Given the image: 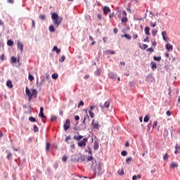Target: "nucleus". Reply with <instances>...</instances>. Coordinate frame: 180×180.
Returning a JSON list of instances; mask_svg holds the SVG:
<instances>
[{
	"label": "nucleus",
	"instance_id": "72a5a7b5",
	"mask_svg": "<svg viewBox=\"0 0 180 180\" xmlns=\"http://www.w3.org/2000/svg\"><path fill=\"white\" fill-rule=\"evenodd\" d=\"M150 26H151V27H155L157 26V22H151Z\"/></svg>",
	"mask_w": 180,
	"mask_h": 180
},
{
	"label": "nucleus",
	"instance_id": "7ed1b4c3",
	"mask_svg": "<svg viewBox=\"0 0 180 180\" xmlns=\"http://www.w3.org/2000/svg\"><path fill=\"white\" fill-rule=\"evenodd\" d=\"M25 94L28 97V101H32V98H36L37 96V91L34 89H29V88H25Z\"/></svg>",
	"mask_w": 180,
	"mask_h": 180
},
{
	"label": "nucleus",
	"instance_id": "79ce46f5",
	"mask_svg": "<svg viewBox=\"0 0 180 180\" xmlns=\"http://www.w3.org/2000/svg\"><path fill=\"white\" fill-rule=\"evenodd\" d=\"M5 58V54L2 53L1 56H0V60L1 61H4Z\"/></svg>",
	"mask_w": 180,
	"mask_h": 180
},
{
	"label": "nucleus",
	"instance_id": "69168bd1",
	"mask_svg": "<svg viewBox=\"0 0 180 180\" xmlns=\"http://www.w3.org/2000/svg\"><path fill=\"white\" fill-rule=\"evenodd\" d=\"M175 148L176 150H180V146L176 145Z\"/></svg>",
	"mask_w": 180,
	"mask_h": 180
},
{
	"label": "nucleus",
	"instance_id": "bb28decb",
	"mask_svg": "<svg viewBox=\"0 0 180 180\" xmlns=\"http://www.w3.org/2000/svg\"><path fill=\"white\" fill-rule=\"evenodd\" d=\"M148 120H150V115H146L144 119H143V122H148Z\"/></svg>",
	"mask_w": 180,
	"mask_h": 180
},
{
	"label": "nucleus",
	"instance_id": "0eeeda50",
	"mask_svg": "<svg viewBox=\"0 0 180 180\" xmlns=\"http://www.w3.org/2000/svg\"><path fill=\"white\" fill-rule=\"evenodd\" d=\"M17 47L19 49L20 51H23V44H22L20 41H18L17 42Z\"/></svg>",
	"mask_w": 180,
	"mask_h": 180
},
{
	"label": "nucleus",
	"instance_id": "f8f14e48",
	"mask_svg": "<svg viewBox=\"0 0 180 180\" xmlns=\"http://www.w3.org/2000/svg\"><path fill=\"white\" fill-rule=\"evenodd\" d=\"M117 77V75L116 73L110 72L109 74V77L111 78V79H115Z\"/></svg>",
	"mask_w": 180,
	"mask_h": 180
},
{
	"label": "nucleus",
	"instance_id": "e2e57ef3",
	"mask_svg": "<svg viewBox=\"0 0 180 180\" xmlns=\"http://www.w3.org/2000/svg\"><path fill=\"white\" fill-rule=\"evenodd\" d=\"M167 116H171V111L168 110L167 111Z\"/></svg>",
	"mask_w": 180,
	"mask_h": 180
},
{
	"label": "nucleus",
	"instance_id": "f257e3e1",
	"mask_svg": "<svg viewBox=\"0 0 180 180\" xmlns=\"http://www.w3.org/2000/svg\"><path fill=\"white\" fill-rule=\"evenodd\" d=\"M91 161L93 164L92 168H94V173L95 174V175H98V176H99V175H102V169H101V165L96 163V160H94V158H92V156L91 157Z\"/></svg>",
	"mask_w": 180,
	"mask_h": 180
},
{
	"label": "nucleus",
	"instance_id": "c85d7f7f",
	"mask_svg": "<svg viewBox=\"0 0 180 180\" xmlns=\"http://www.w3.org/2000/svg\"><path fill=\"white\" fill-rule=\"evenodd\" d=\"M46 81V79H44V76L41 77V82H40V85H43V84H44V82Z\"/></svg>",
	"mask_w": 180,
	"mask_h": 180
},
{
	"label": "nucleus",
	"instance_id": "c9c22d12",
	"mask_svg": "<svg viewBox=\"0 0 180 180\" xmlns=\"http://www.w3.org/2000/svg\"><path fill=\"white\" fill-rule=\"evenodd\" d=\"M153 60H155V61H161V57L154 56Z\"/></svg>",
	"mask_w": 180,
	"mask_h": 180
},
{
	"label": "nucleus",
	"instance_id": "58836bf2",
	"mask_svg": "<svg viewBox=\"0 0 180 180\" xmlns=\"http://www.w3.org/2000/svg\"><path fill=\"white\" fill-rule=\"evenodd\" d=\"M121 155H122L123 157H126V155H127V151L123 150V151L121 153Z\"/></svg>",
	"mask_w": 180,
	"mask_h": 180
},
{
	"label": "nucleus",
	"instance_id": "9b49d317",
	"mask_svg": "<svg viewBox=\"0 0 180 180\" xmlns=\"http://www.w3.org/2000/svg\"><path fill=\"white\" fill-rule=\"evenodd\" d=\"M82 139H84V136H82L81 135H79V136L75 135L74 136V140H76V141H79V140H82Z\"/></svg>",
	"mask_w": 180,
	"mask_h": 180
},
{
	"label": "nucleus",
	"instance_id": "774afa93",
	"mask_svg": "<svg viewBox=\"0 0 180 180\" xmlns=\"http://www.w3.org/2000/svg\"><path fill=\"white\" fill-rule=\"evenodd\" d=\"M132 179H133V180H136V179H137L136 176H133Z\"/></svg>",
	"mask_w": 180,
	"mask_h": 180
},
{
	"label": "nucleus",
	"instance_id": "393cba45",
	"mask_svg": "<svg viewBox=\"0 0 180 180\" xmlns=\"http://www.w3.org/2000/svg\"><path fill=\"white\" fill-rule=\"evenodd\" d=\"M49 31L53 32H56V29H54V25H50L49 26Z\"/></svg>",
	"mask_w": 180,
	"mask_h": 180
},
{
	"label": "nucleus",
	"instance_id": "603ef678",
	"mask_svg": "<svg viewBox=\"0 0 180 180\" xmlns=\"http://www.w3.org/2000/svg\"><path fill=\"white\" fill-rule=\"evenodd\" d=\"M69 140H71V136H68L65 138V141H68Z\"/></svg>",
	"mask_w": 180,
	"mask_h": 180
},
{
	"label": "nucleus",
	"instance_id": "a211bd4d",
	"mask_svg": "<svg viewBox=\"0 0 180 180\" xmlns=\"http://www.w3.org/2000/svg\"><path fill=\"white\" fill-rule=\"evenodd\" d=\"M83 123H89V116L86 115L84 117Z\"/></svg>",
	"mask_w": 180,
	"mask_h": 180
},
{
	"label": "nucleus",
	"instance_id": "dca6fc26",
	"mask_svg": "<svg viewBox=\"0 0 180 180\" xmlns=\"http://www.w3.org/2000/svg\"><path fill=\"white\" fill-rule=\"evenodd\" d=\"M6 86L9 88H13V85L12 84V81L8 80L6 82Z\"/></svg>",
	"mask_w": 180,
	"mask_h": 180
},
{
	"label": "nucleus",
	"instance_id": "20e7f679",
	"mask_svg": "<svg viewBox=\"0 0 180 180\" xmlns=\"http://www.w3.org/2000/svg\"><path fill=\"white\" fill-rule=\"evenodd\" d=\"M91 127L93 130L98 131L102 127V124L98 120H93L91 122Z\"/></svg>",
	"mask_w": 180,
	"mask_h": 180
},
{
	"label": "nucleus",
	"instance_id": "c03bdc74",
	"mask_svg": "<svg viewBox=\"0 0 180 180\" xmlns=\"http://www.w3.org/2000/svg\"><path fill=\"white\" fill-rule=\"evenodd\" d=\"M55 120H57V117H56V116H52V117H51V122H54Z\"/></svg>",
	"mask_w": 180,
	"mask_h": 180
},
{
	"label": "nucleus",
	"instance_id": "4d7b16f0",
	"mask_svg": "<svg viewBox=\"0 0 180 180\" xmlns=\"http://www.w3.org/2000/svg\"><path fill=\"white\" fill-rule=\"evenodd\" d=\"M153 129H154V127H157V121H155L153 122Z\"/></svg>",
	"mask_w": 180,
	"mask_h": 180
},
{
	"label": "nucleus",
	"instance_id": "2f4dec72",
	"mask_svg": "<svg viewBox=\"0 0 180 180\" xmlns=\"http://www.w3.org/2000/svg\"><path fill=\"white\" fill-rule=\"evenodd\" d=\"M65 60V56H62L61 58L59 59L60 63H64Z\"/></svg>",
	"mask_w": 180,
	"mask_h": 180
},
{
	"label": "nucleus",
	"instance_id": "de8ad7c7",
	"mask_svg": "<svg viewBox=\"0 0 180 180\" xmlns=\"http://www.w3.org/2000/svg\"><path fill=\"white\" fill-rule=\"evenodd\" d=\"M169 155H168V153H166L165 155H164V157H163V159L165 160H168V158H169Z\"/></svg>",
	"mask_w": 180,
	"mask_h": 180
},
{
	"label": "nucleus",
	"instance_id": "1a4fd4ad",
	"mask_svg": "<svg viewBox=\"0 0 180 180\" xmlns=\"http://www.w3.org/2000/svg\"><path fill=\"white\" fill-rule=\"evenodd\" d=\"M94 150H98L99 148V141L95 140L94 143Z\"/></svg>",
	"mask_w": 180,
	"mask_h": 180
},
{
	"label": "nucleus",
	"instance_id": "4be33fe9",
	"mask_svg": "<svg viewBox=\"0 0 180 180\" xmlns=\"http://www.w3.org/2000/svg\"><path fill=\"white\" fill-rule=\"evenodd\" d=\"M53 51H56L57 53V54H58V53H60V51H61V50H60L58 48H57V46H54L53 47Z\"/></svg>",
	"mask_w": 180,
	"mask_h": 180
},
{
	"label": "nucleus",
	"instance_id": "f03ea898",
	"mask_svg": "<svg viewBox=\"0 0 180 180\" xmlns=\"http://www.w3.org/2000/svg\"><path fill=\"white\" fill-rule=\"evenodd\" d=\"M51 19L56 27L60 26L61 22H63V17L58 16V14H57V13H52Z\"/></svg>",
	"mask_w": 180,
	"mask_h": 180
},
{
	"label": "nucleus",
	"instance_id": "423d86ee",
	"mask_svg": "<svg viewBox=\"0 0 180 180\" xmlns=\"http://www.w3.org/2000/svg\"><path fill=\"white\" fill-rule=\"evenodd\" d=\"M63 127H64V130L65 131H67V130H68V129H70V119H68L65 120Z\"/></svg>",
	"mask_w": 180,
	"mask_h": 180
},
{
	"label": "nucleus",
	"instance_id": "4468645a",
	"mask_svg": "<svg viewBox=\"0 0 180 180\" xmlns=\"http://www.w3.org/2000/svg\"><path fill=\"white\" fill-rule=\"evenodd\" d=\"M139 44V48L141 49L142 50H146V49H148V45L147 44H143L141 45V44Z\"/></svg>",
	"mask_w": 180,
	"mask_h": 180
},
{
	"label": "nucleus",
	"instance_id": "f704fd0d",
	"mask_svg": "<svg viewBox=\"0 0 180 180\" xmlns=\"http://www.w3.org/2000/svg\"><path fill=\"white\" fill-rule=\"evenodd\" d=\"M102 72V70H101V69H98L96 71V72H95V74H96V75H101V73Z\"/></svg>",
	"mask_w": 180,
	"mask_h": 180
},
{
	"label": "nucleus",
	"instance_id": "6ab92c4d",
	"mask_svg": "<svg viewBox=\"0 0 180 180\" xmlns=\"http://www.w3.org/2000/svg\"><path fill=\"white\" fill-rule=\"evenodd\" d=\"M162 36L163 40H165V41H167V37H165V36H167V32L162 31Z\"/></svg>",
	"mask_w": 180,
	"mask_h": 180
},
{
	"label": "nucleus",
	"instance_id": "5fc2aeb1",
	"mask_svg": "<svg viewBox=\"0 0 180 180\" xmlns=\"http://www.w3.org/2000/svg\"><path fill=\"white\" fill-rule=\"evenodd\" d=\"M8 4H13L15 2V0H7Z\"/></svg>",
	"mask_w": 180,
	"mask_h": 180
},
{
	"label": "nucleus",
	"instance_id": "3c124183",
	"mask_svg": "<svg viewBox=\"0 0 180 180\" xmlns=\"http://www.w3.org/2000/svg\"><path fill=\"white\" fill-rule=\"evenodd\" d=\"M147 51H150V53H153V51H154V49H153V48H149L147 49Z\"/></svg>",
	"mask_w": 180,
	"mask_h": 180
},
{
	"label": "nucleus",
	"instance_id": "ddd939ff",
	"mask_svg": "<svg viewBox=\"0 0 180 180\" xmlns=\"http://www.w3.org/2000/svg\"><path fill=\"white\" fill-rule=\"evenodd\" d=\"M103 12H104L105 15H108V13H109V12H110V8H109V7H108V6H105L103 8Z\"/></svg>",
	"mask_w": 180,
	"mask_h": 180
},
{
	"label": "nucleus",
	"instance_id": "052dcab7",
	"mask_svg": "<svg viewBox=\"0 0 180 180\" xmlns=\"http://www.w3.org/2000/svg\"><path fill=\"white\" fill-rule=\"evenodd\" d=\"M122 15H124V16H127V13H126V11H122Z\"/></svg>",
	"mask_w": 180,
	"mask_h": 180
},
{
	"label": "nucleus",
	"instance_id": "9d476101",
	"mask_svg": "<svg viewBox=\"0 0 180 180\" xmlns=\"http://www.w3.org/2000/svg\"><path fill=\"white\" fill-rule=\"evenodd\" d=\"M110 106V103L109 101H106L103 105H101L102 109H108Z\"/></svg>",
	"mask_w": 180,
	"mask_h": 180
},
{
	"label": "nucleus",
	"instance_id": "49530a36",
	"mask_svg": "<svg viewBox=\"0 0 180 180\" xmlns=\"http://www.w3.org/2000/svg\"><path fill=\"white\" fill-rule=\"evenodd\" d=\"M12 157V153H8V154H7V158H8V160H11V158Z\"/></svg>",
	"mask_w": 180,
	"mask_h": 180
},
{
	"label": "nucleus",
	"instance_id": "6e6552de",
	"mask_svg": "<svg viewBox=\"0 0 180 180\" xmlns=\"http://www.w3.org/2000/svg\"><path fill=\"white\" fill-rule=\"evenodd\" d=\"M165 48L167 51H172V50L174 49V46H172V45L169 44H166Z\"/></svg>",
	"mask_w": 180,
	"mask_h": 180
},
{
	"label": "nucleus",
	"instance_id": "412c9836",
	"mask_svg": "<svg viewBox=\"0 0 180 180\" xmlns=\"http://www.w3.org/2000/svg\"><path fill=\"white\" fill-rule=\"evenodd\" d=\"M145 33L147 36L150 35V27H146Z\"/></svg>",
	"mask_w": 180,
	"mask_h": 180
},
{
	"label": "nucleus",
	"instance_id": "8fccbe9b",
	"mask_svg": "<svg viewBox=\"0 0 180 180\" xmlns=\"http://www.w3.org/2000/svg\"><path fill=\"white\" fill-rule=\"evenodd\" d=\"M39 117H44V112H39Z\"/></svg>",
	"mask_w": 180,
	"mask_h": 180
},
{
	"label": "nucleus",
	"instance_id": "4c0bfd02",
	"mask_svg": "<svg viewBox=\"0 0 180 180\" xmlns=\"http://www.w3.org/2000/svg\"><path fill=\"white\" fill-rule=\"evenodd\" d=\"M34 133H37L39 131V127L37 125H34Z\"/></svg>",
	"mask_w": 180,
	"mask_h": 180
},
{
	"label": "nucleus",
	"instance_id": "338daca9",
	"mask_svg": "<svg viewBox=\"0 0 180 180\" xmlns=\"http://www.w3.org/2000/svg\"><path fill=\"white\" fill-rule=\"evenodd\" d=\"M137 37H139V36L137 34L133 35V39H137Z\"/></svg>",
	"mask_w": 180,
	"mask_h": 180
},
{
	"label": "nucleus",
	"instance_id": "2eb2a0df",
	"mask_svg": "<svg viewBox=\"0 0 180 180\" xmlns=\"http://www.w3.org/2000/svg\"><path fill=\"white\" fill-rule=\"evenodd\" d=\"M121 37H125L126 39H127V40H131V36L129 34L121 35Z\"/></svg>",
	"mask_w": 180,
	"mask_h": 180
},
{
	"label": "nucleus",
	"instance_id": "ea45409f",
	"mask_svg": "<svg viewBox=\"0 0 180 180\" xmlns=\"http://www.w3.org/2000/svg\"><path fill=\"white\" fill-rule=\"evenodd\" d=\"M32 27L36 29V24L34 23V20H32Z\"/></svg>",
	"mask_w": 180,
	"mask_h": 180
},
{
	"label": "nucleus",
	"instance_id": "864d4df0",
	"mask_svg": "<svg viewBox=\"0 0 180 180\" xmlns=\"http://www.w3.org/2000/svg\"><path fill=\"white\" fill-rule=\"evenodd\" d=\"M78 106H84V101H80L79 103L78 104Z\"/></svg>",
	"mask_w": 180,
	"mask_h": 180
},
{
	"label": "nucleus",
	"instance_id": "39448f33",
	"mask_svg": "<svg viewBox=\"0 0 180 180\" xmlns=\"http://www.w3.org/2000/svg\"><path fill=\"white\" fill-rule=\"evenodd\" d=\"M86 141H88V139L84 138L82 141H79L77 145L79 147H85V146H86Z\"/></svg>",
	"mask_w": 180,
	"mask_h": 180
},
{
	"label": "nucleus",
	"instance_id": "aec40b11",
	"mask_svg": "<svg viewBox=\"0 0 180 180\" xmlns=\"http://www.w3.org/2000/svg\"><path fill=\"white\" fill-rule=\"evenodd\" d=\"M152 70H157V64L154 62L150 63Z\"/></svg>",
	"mask_w": 180,
	"mask_h": 180
},
{
	"label": "nucleus",
	"instance_id": "c756f323",
	"mask_svg": "<svg viewBox=\"0 0 180 180\" xmlns=\"http://www.w3.org/2000/svg\"><path fill=\"white\" fill-rule=\"evenodd\" d=\"M29 120H30V122H32V123H34V122H36V118L31 116V117H29Z\"/></svg>",
	"mask_w": 180,
	"mask_h": 180
},
{
	"label": "nucleus",
	"instance_id": "13d9d810",
	"mask_svg": "<svg viewBox=\"0 0 180 180\" xmlns=\"http://www.w3.org/2000/svg\"><path fill=\"white\" fill-rule=\"evenodd\" d=\"M126 161H127V164H129V162H130V161H131V158H128Z\"/></svg>",
	"mask_w": 180,
	"mask_h": 180
},
{
	"label": "nucleus",
	"instance_id": "f3484780",
	"mask_svg": "<svg viewBox=\"0 0 180 180\" xmlns=\"http://www.w3.org/2000/svg\"><path fill=\"white\" fill-rule=\"evenodd\" d=\"M178 163L173 162L172 164H170V168H177Z\"/></svg>",
	"mask_w": 180,
	"mask_h": 180
},
{
	"label": "nucleus",
	"instance_id": "6e6d98bb",
	"mask_svg": "<svg viewBox=\"0 0 180 180\" xmlns=\"http://www.w3.org/2000/svg\"><path fill=\"white\" fill-rule=\"evenodd\" d=\"M46 116H44V117H41V120L44 123H46Z\"/></svg>",
	"mask_w": 180,
	"mask_h": 180
},
{
	"label": "nucleus",
	"instance_id": "a878e982",
	"mask_svg": "<svg viewBox=\"0 0 180 180\" xmlns=\"http://www.w3.org/2000/svg\"><path fill=\"white\" fill-rule=\"evenodd\" d=\"M7 44L10 46H13V41H12L11 39H9L8 41H7Z\"/></svg>",
	"mask_w": 180,
	"mask_h": 180
},
{
	"label": "nucleus",
	"instance_id": "bf43d9fd",
	"mask_svg": "<svg viewBox=\"0 0 180 180\" xmlns=\"http://www.w3.org/2000/svg\"><path fill=\"white\" fill-rule=\"evenodd\" d=\"M164 134H165V136H168V131H167V129H165Z\"/></svg>",
	"mask_w": 180,
	"mask_h": 180
},
{
	"label": "nucleus",
	"instance_id": "a19ab883",
	"mask_svg": "<svg viewBox=\"0 0 180 180\" xmlns=\"http://www.w3.org/2000/svg\"><path fill=\"white\" fill-rule=\"evenodd\" d=\"M127 22V17H124L122 18V23H126Z\"/></svg>",
	"mask_w": 180,
	"mask_h": 180
},
{
	"label": "nucleus",
	"instance_id": "473e14b6",
	"mask_svg": "<svg viewBox=\"0 0 180 180\" xmlns=\"http://www.w3.org/2000/svg\"><path fill=\"white\" fill-rule=\"evenodd\" d=\"M49 150H50V143L46 142V151H49Z\"/></svg>",
	"mask_w": 180,
	"mask_h": 180
},
{
	"label": "nucleus",
	"instance_id": "cd10ccee",
	"mask_svg": "<svg viewBox=\"0 0 180 180\" xmlns=\"http://www.w3.org/2000/svg\"><path fill=\"white\" fill-rule=\"evenodd\" d=\"M53 79H57L58 78V74L54 73L52 75Z\"/></svg>",
	"mask_w": 180,
	"mask_h": 180
},
{
	"label": "nucleus",
	"instance_id": "0e129e2a",
	"mask_svg": "<svg viewBox=\"0 0 180 180\" xmlns=\"http://www.w3.org/2000/svg\"><path fill=\"white\" fill-rule=\"evenodd\" d=\"M113 32L115 34H117V28H115Z\"/></svg>",
	"mask_w": 180,
	"mask_h": 180
},
{
	"label": "nucleus",
	"instance_id": "7c9ffc66",
	"mask_svg": "<svg viewBox=\"0 0 180 180\" xmlns=\"http://www.w3.org/2000/svg\"><path fill=\"white\" fill-rule=\"evenodd\" d=\"M11 61L12 64H14V63H16L17 59H16V58L13 56L11 58Z\"/></svg>",
	"mask_w": 180,
	"mask_h": 180
},
{
	"label": "nucleus",
	"instance_id": "b1692460",
	"mask_svg": "<svg viewBox=\"0 0 180 180\" xmlns=\"http://www.w3.org/2000/svg\"><path fill=\"white\" fill-rule=\"evenodd\" d=\"M117 172H118V174L120 175H124V170H123V169H119Z\"/></svg>",
	"mask_w": 180,
	"mask_h": 180
},
{
	"label": "nucleus",
	"instance_id": "e433bc0d",
	"mask_svg": "<svg viewBox=\"0 0 180 180\" xmlns=\"http://www.w3.org/2000/svg\"><path fill=\"white\" fill-rule=\"evenodd\" d=\"M39 19H41V20H46V16L43 14H41L39 15Z\"/></svg>",
	"mask_w": 180,
	"mask_h": 180
},
{
	"label": "nucleus",
	"instance_id": "a18cd8bd",
	"mask_svg": "<svg viewBox=\"0 0 180 180\" xmlns=\"http://www.w3.org/2000/svg\"><path fill=\"white\" fill-rule=\"evenodd\" d=\"M152 34L154 37L156 36V34H157V30H152Z\"/></svg>",
	"mask_w": 180,
	"mask_h": 180
},
{
	"label": "nucleus",
	"instance_id": "37998d69",
	"mask_svg": "<svg viewBox=\"0 0 180 180\" xmlns=\"http://www.w3.org/2000/svg\"><path fill=\"white\" fill-rule=\"evenodd\" d=\"M67 156L66 155H64L63 158H62V161H63V162H67Z\"/></svg>",
	"mask_w": 180,
	"mask_h": 180
},
{
	"label": "nucleus",
	"instance_id": "680f3d73",
	"mask_svg": "<svg viewBox=\"0 0 180 180\" xmlns=\"http://www.w3.org/2000/svg\"><path fill=\"white\" fill-rule=\"evenodd\" d=\"M75 120H79V116L76 115V116L75 117Z\"/></svg>",
	"mask_w": 180,
	"mask_h": 180
},
{
	"label": "nucleus",
	"instance_id": "09e8293b",
	"mask_svg": "<svg viewBox=\"0 0 180 180\" xmlns=\"http://www.w3.org/2000/svg\"><path fill=\"white\" fill-rule=\"evenodd\" d=\"M108 53L113 55V54H115V52L114 51L109 50V51H108Z\"/></svg>",
	"mask_w": 180,
	"mask_h": 180
},
{
	"label": "nucleus",
	"instance_id": "5701e85b",
	"mask_svg": "<svg viewBox=\"0 0 180 180\" xmlns=\"http://www.w3.org/2000/svg\"><path fill=\"white\" fill-rule=\"evenodd\" d=\"M28 79H29V81H30L32 82V81H33L34 79V77H33V75H32L30 73H29Z\"/></svg>",
	"mask_w": 180,
	"mask_h": 180
}]
</instances>
